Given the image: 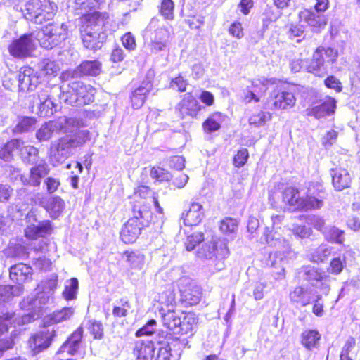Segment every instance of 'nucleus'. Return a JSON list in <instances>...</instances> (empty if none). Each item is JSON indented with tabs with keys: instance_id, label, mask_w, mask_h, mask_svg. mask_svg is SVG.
Segmentation results:
<instances>
[{
	"instance_id": "nucleus-1",
	"label": "nucleus",
	"mask_w": 360,
	"mask_h": 360,
	"mask_svg": "<svg viewBox=\"0 0 360 360\" xmlns=\"http://www.w3.org/2000/svg\"><path fill=\"white\" fill-rule=\"evenodd\" d=\"M72 315V308L63 307L44 316L39 326V330L32 334L27 340L31 351L37 354L48 349L56 336V330L50 327L70 319Z\"/></svg>"
},
{
	"instance_id": "nucleus-2",
	"label": "nucleus",
	"mask_w": 360,
	"mask_h": 360,
	"mask_svg": "<svg viewBox=\"0 0 360 360\" xmlns=\"http://www.w3.org/2000/svg\"><path fill=\"white\" fill-rule=\"evenodd\" d=\"M58 6L53 0H28L20 12L27 21L41 25L52 20L58 13Z\"/></svg>"
},
{
	"instance_id": "nucleus-3",
	"label": "nucleus",
	"mask_w": 360,
	"mask_h": 360,
	"mask_svg": "<svg viewBox=\"0 0 360 360\" xmlns=\"http://www.w3.org/2000/svg\"><path fill=\"white\" fill-rule=\"evenodd\" d=\"M338 49L319 46L313 51L307 63V72L319 77H323L328 72V66L335 64L338 58Z\"/></svg>"
},
{
	"instance_id": "nucleus-4",
	"label": "nucleus",
	"mask_w": 360,
	"mask_h": 360,
	"mask_svg": "<svg viewBox=\"0 0 360 360\" xmlns=\"http://www.w3.org/2000/svg\"><path fill=\"white\" fill-rule=\"evenodd\" d=\"M96 89L81 81H73L68 84V89L63 93L64 101L68 105L82 107L94 101Z\"/></svg>"
},
{
	"instance_id": "nucleus-5",
	"label": "nucleus",
	"mask_w": 360,
	"mask_h": 360,
	"mask_svg": "<svg viewBox=\"0 0 360 360\" xmlns=\"http://www.w3.org/2000/svg\"><path fill=\"white\" fill-rule=\"evenodd\" d=\"M41 35L38 41L40 46L46 49H51L68 37V27L65 23L58 25L56 22H50L41 29Z\"/></svg>"
},
{
	"instance_id": "nucleus-6",
	"label": "nucleus",
	"mask_w": 360,
	"mask_h": 360,
	"mask_svg": "<svg viewBox=\"0 0 360 360\" xmlns=\"http://www.w3.org/2000/svg\"><path fill=\"white\" fill-rule=\"evenodd\" d=\"M327 195L326 188L321 182L310 181L306 195L303 197L302 210H311L321 208Z\"/></svg>"
},
{
	"instance_id": "nucleus-7",
	"label": "nucleus",
	"mask_w": 360,
	"mask_h": 360,
	"mask_svg": "<svg viewBox=\"0 0 360 360\" xmlns=\"http://www.w3.org/2000/svg\"><path fill=\"white\" fill-rule=\"evenodd\" d=\"M271 108L275 111H285L293 108L296 103L294 92L288 86L276 85L270 94Z\"/></svg>"
},
{
	"instance_id": "nucleus-8",
	"label": "nucleus",
	"mask_w": 360,
	"mask_h": 360,
	"mask_svg": "<svg viewBox=\"0 0 360 360\" xmlns=\"http://www.w3.org/2000/svg\"><path fill=\"white\" fill-rule=\"evenodd\" d=\"M34 49L32 34H24L13 39L8 46L11 56L15 58L24 59L30 57Z\"/></svg>"
},
{
	"instance_id": "nucleus-9",
	"label": "nucleus",
	"mask_w": 360,
	"mask_h": 360,
	"mask_svg": "<svg viewBox=\"0 0 360 360\" xmlns=\"http://www.w3.org/2000/svg\"><path fill=\"white\" fill-rule=\"evenodd\" d=\"M148 225L136 217H130L122 227L120 231L122 241L126 244L134 243L141 235L143 229Z\"/></svg>"
},
{
	"instance_id": "nucleus-10",
	"label": "nucleus",
	"mask_w": 360,
	"mask_h": 360,
	"mask_svg": "<svg viewBox=\"0 0 360 360\" xmlns=\"http://www.w3.org/2000/svg\"><path fill=\"white\" fill-rule=\"evenodd\" d=\"M300 21L305 22L313 32L319 33L328 24V18L323 13H316L311 9H304L299 13Z\"/></svg>"
},
{
	"instance_id": "nucleus-11",
	"label": "nucleus",
	"mask_w": 360,
	"mask_h": 360,
	"mask_svg": "<svg viewBox=\"0 0 360 360\" xmlns=\"http://www.w3.org/2000/svg\"><path fill=\"white\" fill-rule=\"evenodd\" d=\"M150 198L153 199V202L156 208L157 212L162 214L163 209L160 205L158 194L156 192H153L149 186L140 184L134 188L132 195L129 196V199H131V201L139 202H150Z\"/></svg>"
},
{
	"instance_id": "nucleus-12",
	"label": "nucleus",
	"mask_w": 360,
	"mask_h": 360,
	"mask_svg": "<svg viewBox=\"0 0 360 360\" xmlns=\"http://www.w3.org/2000/svg\"><path fill=\"white\" fill-rule=\"evenodd\" d=\"M281 200L288 209L302 211L303 197L300 196L298 188L292 186H286L281 191Z\"/></svg>"
},
{
	"instance_id": "nucleus-13",
	"label": "nucleus",
	"mask_w": 360,
	"mask_h": 360,
	"mask_svg": "<svg viewBox=\"0 0 360 360\" xmlns=\"http://www.w3.org/2000/svg\"><path fill=\"white\" fill-rule=\"evenodd\" d=\"M53 224L51 221L45 220L38 224H30L26 226L24 231L25 237L30 240L39 238H45L53 233Z\"/></svg>"
},
{
	"instance_id": "nucleus-14",
	"label": "nucleus",
	"mask_w": 360,
	"mask_h": 360,
	"mask_svg": "<svg viewBox=\"0 0 360 360\" xmlns=\"http://www.w3.org/2000/svg\"><path fill=\"white\" fill-rule=\"evenodd\" d=\"M170 38L171 32L167 27H162L157 29L155 31L154 38L148 45L150 53L158 54L167 51Z\"/></svg>"
},
{
	"instance_id": "nucleus-15",
	"label": "nucleus",
	"mask_w": 360,
	"mask_h": 360,
	"mask_svg": "<svg viewBox=\"0 0 360 360\" xmlns=\"http://www.w3.org/2000/svg\"><path fill=\"white\" fill-rule=\"evenodd\" d=\"M84 335V327L79 326L67 338V340L62 344L58 349L56 355H59L67 351L69 355L73 356L77 353L80 347V344L82 341Z\"/></svg>"
},
{
	"instance_id": "nucleus-16",
	"label": "nucleus",
	"mask_w": 360,
	"mask_h": 360,
	"mask_svg": "<svg viewBox=\"0 0 360 360\" xmlns=\"http://www.w3.org/2000/svg\"><path fill=\"white\" fill-rule=\"evenodd\" d=\"M178 108L183 117H196L202 107L193 94L188 92L184 96L178 104Z\"/></svg>"
},
{
	"instance_id": "nucleus-17",
	"label": "nucleus",
	"mask_w": 360,
	"mask_h": 360,
	"mask_svg": "<svg viewBox=\"0 0 360 360\" xmlns=\"http://www.w3.org/2000/svg\"><path fill=\"white\" fill-rule=\"evenodd\" d=\"M157 302L159 304L160 314L175 309L177 301L174 289L171 287L166 288L158 294Z\"/></svg>"
},
{
	"instance_id": "nucleus-18",
	"label": "nucleus",
	"mask_w": 360,
	"mask_h": 360,
	"mask_svg": "<svg viewBox=\"0 0 360 360\" xmlns=\"http://www.w3.org/2000/svg\"><path fill=\"white\" fill-rule=\"evenodd\" d=\"M155 347L152 340H138L134 343L133 354L136 360H155Z\"/></svg>"
},
{
	"instance_id": "nucleus-19",
	"label": "nucleus",
	"mask_w": 360,
	"mask_h": 360,
	"mask_svg": "<svg viewBox=\"0 0 360 360\" xmlns=\"http://www.w3.org/2000/svg\"><path fill=\"white\" fill-rule=\"evenodd\" d=\"M332 184L335 191H341L351 186L352 177L344 168H333L330 170Z\"/></svg>"
},
{
	"instance_id": "nucleus-20",
	"label": "nucleus",
	"mask_w": 360,
	"mask_h": 360,
	"mask_svg": "<svg viewBox=\"0 0 360 360\" xmlns=\"http://www.w3.org/2000/svg\"><path fill=\"white\" fill-rule=\"evenodd\" d=\"M32 268L23 263L15 264L9 269L10 278L17 284L32 280Z\"/></svg>"
},
{
	"instance_id": "nucleus-21",
	"label": "nucleus",
	"mask_w": 360,
	"mask_h": 360,
	"mask_svg": "<svg viewBox=\"0 0 360 360\" xmlns=\"http://www.w3.org/2000/svg\"><path fill=\"white\" fill-rule=\"evenodd\" d=\"M49 172V169L44 162L33 165L30 169L29 178L24 181V185L32 187H39L42 179L46 176Z\"/></svg>"
},
{
	"instance_id": "nucleus-22",
	"label": "nucleus",
	"mask_w": 360,
	"mask_h": 360,
	"mask_svg": "<svg viewBox=\"0 0 360 360\" xmlns=\"http://www.w3.org/2000/svg\"><path fill=\"white\" fill-rule=\"evenodd\" d=\"M202 290L196 285L187 284L181 290V302L186 307H192L198 304L201 300Z\"/></svg>"
},
{
	"instance_id": "nucleus-23",
	"label": "nucleus",
	"mask_w": 360,
	"mask_h": 360,
	"mask_svg": "<svg viewBox=\"0 0 360 360\" xmlns=\"http://www.w3.org/2000/svg\"><path fill=\"white\" fill-rule=\"evenodd\" d=\"M321 340V334L317 329L304 330L300 337V345L308 351L318 349Z\"/></svg>"
},
{
	"instance_id": "nucleus-24",
	"label": "nucleus",
	"mask_w": 360,
	"mask_h": 360,
	"mask_svg": "<svg viewBox=\"0 0 360 360\" xmlns=\"http://www.w3.org/2000/svg\"><path fill=\"white\" fill-rule=\"evenodd\" d=\"M108 14L107 13H101L98 11H94L83 14L80 19L82 20V29L91 30L93 27H104L107 20L108 19Z\"/></svg>"
},
{
	"instance_id": "nucleus-25",
	"label": "nucleus",
	"mask_w": 360,
	"mask_h": 360,
	"mask_svg": "<svg viewBox=\"0 0 360 360\" xmlns=\"http://www.w3.org/2000/svg\"><path fill=\"white\" fill-rule=\"evenodd\" d=\"M132 217L149 224L153 219L150 202L131 201Z\"/></svg>"
},
{
	"instance_id": "nucleus-26",
	"label": "nucleus",
	"mask_w": 360,
	"mask_h": 360,
	"mask_svg": "<svg viewBox=\"0 0 360 360\" xmlns=\"http://www.w3.org/2000/svg\"><path fill=\"white\" fill-rule=\"evenodd\" d=\"M202 205L198 202H192L188 210L181 214L185 226H193L199 224L203 217Z\"/></svg>"
},
{
	"instance_id": "nucleus-27",
	"label": "nucleus",
	"mask_w": 360,
	"mask_h": 360,
	"mask_svg": "<svg viewBox=\"0 0 360 360\" xmlns=\"http://www.w3.org/2000/svg\"><path fill=\"white\" fill-rule=\"evenodd\" d=\"M336 108V100L330 96H326L325 100L319 105L308 110V115L321 118L334 113Z\"/></svg>"
},
{
	"instance_id": "nucleus-28",
	"label": "nucleus",
	"mask_w": 360,
	"mask_h": 360,
	"mask_svg": "<svg viewBox=\"0 0 360 360\" xmlns=\"http://www.w3.org/2000/svg\"><path fill=\"white\" fill-rule=\"evenodd\" d=\"M17 154L22 162L31 163L32 160L39 158V149L34 146L27 144L20 138H17Z\"/></svg>"
},
{
	"instance_id": "nucleus-29",
	"label": "nucleus",
	"mask_w": 360,
	"mask_h": 360,
	"mask_svg": "<svg viewBox=\"0 0 360 360\" xmlns=\"http://www.w3.org/2000/svg\"><path fill=\"white\" fill-rule=\"evenodd\" d=\"M52 219L58 218L65 209V202L59 195H53L49 198L42 205Z\"/></svg>"
},
{
	"instance_id": "nucleus-30",
	"label": "nucleus",
	"mask_w": 360,
	"mask_h": 360,
	"mask_svg": "<svg viewBox=\"0 0 360 360\" xmlns=\"http://www.w3.org/2000/svg\"><path fill=\"white\" fill-rule=\"evenodd\" d=\"M81 32L82 43L85 48L96 51L103 46V41L101 40L98 31L91 32L90 30L82 29Z\"/></svg>"
},
{
	"instance_id": "nucleus-31",
	"label": "nucleus",
	"mask_w": 360,
	"mask_h": 360,
	"mask_svg": "<svg viewBox=\"0 0 360 360\" xmlns=\"http://www.w3.org/2000/svg\"><path fill=\"white\" fill-rule=\"evenodd\" d=\"M102 63L98 60H83L77 66L78 72L84 76H97L101 72Z\"/></svg>"
},
{
	"instance_id": "nucleus-32",
	"label": "nucleus",
	"mask_w": 360,
	"mask_h": 360,
	"mask_svg": "<svg viewBox=\"0 0 360 360\" xmlns=\"http://www.w3.org/2000/svg\"><path fill=\"white\" fill-rule=\"evenodd\" d=\"M17 150V138L11 139L0 146V159L4 162H11Z\"/></svg>"
},
{
	"instance_id": "nucleus-33",
	"label": "nucleus",
	"mask_w": 360,
	"mask_h": 360,
	"mask_svg": "<svg viewBox=\"0 0 360 360\" xmlns=\"http://www.w3.org/2000/svg\"><path fill=\"white\" fill-rule=\"evenodd\" d=\"M160 314L162 319V325L169 330H173L179 328L182 324L181 319L176 314L175 309L161 313Z\"/></svg>"
},
{
	"instance_id": "nucleus-34",
	"label": "nucleus",
	"mask_w": 360,
	"mask_h": 360,
	"mask_svg": "<svg viewBox=\"0 0 360 360\" xmlns=\"http://www.w3.org/2000/svg\"><path fill=\"white\" fill-rule=\"evenodd\" d=\"M276 84V79L274 78H262L257 79L252 83V89L258 95L260 98L264 96L269 89Z\"/></svg>"
},
{
	"instance_id": "nucleus-35",
	"label": "nucleus",
	"mask_w": 360,
	"mask_h": 360,
	"mask_svg": "<svg viewBox=\"0 0 360 360\" xmlns=\"http://www.w3.org/2000/svg\"><path fill=\"white\" fill-rule=\"evenodd\" d=\"M292 302L300 304L302 307H306L310 303V299L307 295V289L302 285L296 286L289 294Z\"/></svg>"
},
{
	"instance_id": "nucleus-36",
	"label": "nucleus",
	"mask_w": 360,
	"mask_h": 360,
	"mask_svg": "<svg viewBox=\"0 0 360 360\" xmlns=\"http://www.w3.org/2000/svg\"><path fill=\"white\" fill-rule=\"evenodd\" d=\"M272 118V114L269 111L259 110L252 113L248 118V124L253 127L259 128L270 121Z\"/></svg>"
},
{
	"instance_id": "nucleus-37",
	"label": "nucleus",
	"mask_w": 360,
	"mask_h": 360,
	"mask_svg": "<svg viewBox=\"0 0 360 360\" xmlns=\"http://www.w3.org/2000/svg\"><path fill=\"white\" fill-rule=\"evenodd\" d=\"M123 255L131 269H141L144 263V255L136 250H125Z\"/></svg>"
},
{
	"instance_id": "nucleus-38",
	"label": "nucleus",
	"mask_w": 360,
	"mask_h": 360,
	"mask_svg": "<svg viewBox=\"0 0 360 360\" xmlns=\"http://www.w3.org/2000/svg\"><path fill=\"white\" fill-rule=\"evenodd\" d=\"M324 237L328 242L343 245L345 231L335 226H332L324 232Z\"/></svg>"
},
{
	"instance_id": "nucleus-39",
	"label": "nucleus",
	"mask_w": 360,
	"mask_h": 360,
	"mask_svg": "<svg viewBox=\"0 0 360 360\" xmlns=\"http://www.w3.org/2000/svg\"><path fill=\"white\" fill-rule=\"evenodd\" d=\"M303 274L305 276L308 281H322L326 278L325 272L315 266L310 265L304 266L302 267Z\"/></svg>"
},
{
	"instance_id": "nucleus-40",
	"label": "nucleus",
	"mask_w": 360,
	"mask_h": 360,
	"mask_svg": "<svg viewBox=\"0 0 360 360\" xmlns=\"http://www.w3.org/2000/svg\"><path fill=\"white\" fill-rule=\"evenodd\" d=\"M150 176L155 182L159 183L169 181L172 178L170 172L158 165L150 168Z\"/></svg>"
},
{
	"instance_id": "nucleus-41",
	"label": "nucleus",
	"mask_w": 360,
	"mask_h": 360,
	"mask_svg": "<svg viewBox=\"0 0 360 360\" xmlns=\"http://www.w3.org/2000/svg\"><path fill=\"white\" fill-rule=\"evenodd\" d=\"M79 288V282L77 278H71L67 281L63 291V297L67 301L76 299Z\"/></svg>"
},
{
	"instance_id": "nucleus-42",
	"label": "nucleus",
	"mask_w": 360,
	"mask_h": 360,
	"mask_svg": "<svg viewBox=\"0 0 360 360\" xmlns=\"http://www.w3.org/2000/svg\"><path fill=\"white\" fill-rule=\"evenodd\" d=\"M219 228L225 235L235 233L238 228V221L236 218L225 217L219 221Z\"/></svg>"
},
{
	"instance_id": "nucleus-43",
	"label": "nucleus",
	"mask_w": 360,
	"mask_h": 360,
	"mask_svg": "<svg viewBox=\"0 0 360 360\" xmlns=\"http://www.w3.org/2000/svg\"><path fill=\"white\" fill-rule=\"evenodd\" d=\"M148 92L149 91L143 86L138 87L133 91L131 102L134 108L139 109L144 104Z\"/></svg>"
},
{
	"instance_id": "nucleus-44",
	"label": "nucleus",
	"mask_w": 360,
	"mask_h": 360,
	"mask_svg": "<svg viewBox=\"0 0 360 360\" xmlns=\"http://www.w3.org/2000/svg\"><path fill=\"white\" fill-rule=\"evenodd\" d=\"M330 254V249L328 247L321 245L310 255V261L314 263L325 262Z\"/></svg>"
},
{
	"instance_id": "nucleus-45",
	"label": "nucleus",
	"mask_w": 360,
	"mask_h": 360,
	"mask_svg": "<svg viewBox=\"0 0 360 360\" xmlns=\"http://www.w3.org/2000/svg\"><path fill=\"white\" fill-rule=\"evenodd\" d=\"M174 2L173 0H161L158 6L159 13L167 20L174 19Z\"/></svg>"
},
{
	"instance_id": "nucleus-46",
	"label": "nucleus",
	"mask_w": 360,
	"mask_h": 360,
	"mask_svg": "<svg viewBox=\"0 0 360 360\" xmlns=\"http://www.w3.org/2000/svg\"><path fill=\"white\" fill-rule=\"evenodd\" d=\"M309 60V59L308 60L302 53H299L290 60V68L295 73L300 72L303 69L307 71V65Z\"/></svg>"
},
{
	"instance_id": "nucleus-47",
	"label": "nucleus",
	"mask_w": 360,
	"mask_h": 360,
	"mask_svg": "<svg viewBox=\"0 0 360 360\" xmlns=\"http://www.w3.org/2000/svg\"><path fill=\"white\" fill-rule=\"evenodd\" d=\"M215 115L221 116L219 112H215L210 115L202 124V127L205 133H212L218 131L221 128L220 122L214 118Z\"/></svg>"
},
{
	"instance_id": "nucleus-48",
	"label": "nucleus",
	"mask_w": 360,
	"mask_h": 360,
	"mask_svg": "<svg viewBox=\"0 0 360 360\" xmlns=\"http://www.w3.org/2000/svg\"><path fill=\"white\" fill-rule=\"evenodd\" d=\"M87 329L94 340H101L104 337V328L101 321L89 320Z\"/></svg>"
},
{
	"instance_id": "nucleus-49",
	"label": "nucleus",
	"mask_w": 360,
	"mask_h": 360,
	"mask_svg": "<svg viewBox=\"0 0 360 360\" xmlns=\"http://www.w3.org/2000/svg\"><path fill=\"white\" fill-rule=\"evenodd\" d=\"M15 313L11 311L0 313V338L8 332L10 327L12 326Z\"/></svg>"
},
{
	"instance_id": "nucleus-50",
	"label": "nucleus",
	"mask_w": 360,
	"mask_h": 360,
	"mask_svg": "<svg viewBox=\"0 0 360 360\" xmlns=\"http://www.w3.org/2000/svg\"><path fill=\"white\" fill-rule=\"evenodd\" d=\"M250 157L249 151L247 148H240L233 156L232 164L236 168L244 167L248 161Z\"/></svg>"
},
{
	"instance_id": "nucleus-51",
	"label": "nucleus",
	"mask_w": 360,
	"mask_h": 360,
	"mask_svg": "<svg viewBox=\"0 0 360 360\" xmlns=\"http://www.w3.org/2000/svg\"><path fill=\"white\" fill-rule=\"evenodd\" d=\"M37 123V120L31 117H22L19 119L15 127V131L18 133H24L34 128Z\"/></svg>"
},
{
	"instance_id": "nucleus-52",
	"label": "nucleus",
	"mask_w": 360,
	"mask_h": 360,
	"mask_svg": "<svg viewBox=\"0 0 360 360\" xmlns=\"http://www.w3.org/2000/svg\"><path fill=\"white\" fill-rule=\"evenodd\" d=\"M159 345L157 356H155V360H171L172 349L168 341L158 340Z\"/></svg>"
},
{
	"instance_id": "nucleus-53",
	"label": "nucleus",
	"mask_w": 360,
	"mask_h": 360,
	"mask_svg": "<svg viewBox=\"0 0 360 360\" xmlns=\"http://www.w3.org/2000/svg\"><path fill=\"white\" fill-rule=\"evenodd\" d=\"M205 240L202 232H195L187 236L185 241V247L188 251L194 250L199 244Z\"/></svg>"
},
{
	"instance_id": "nucleus-54",
	"label": "nucleus",
	"mask_w": 360,
	"mask_h": 360,
	"mask_svg": "<svg viewBox=\"0 0 360 360\" xmlns=\"http://www.w3.org/2000/svg\"><path fill=\"white\" fill-rule=\"evenodd\" d=\"M119 306H114L112 308V315L115 319L123 318L127 316L128 309L131 307L129 300L121 298L119 301Z\"/></svg>"
},
{
	"instance_id": "nucleus-55",
	"label": "nucleus",
	"mask_w": 360,
	"mask_h": 360,
	"mask_svg": "<svg viewBox=\"0 0 360 360\" xmlns=\"http://www.w3.org/2000/svg\"><path fill=\"white\" fill-rule=\"evenodd\" d=\"M171 185L175 188H181L186 184L188 176L183 172H172Z\"/></svg>"
},
{
	"instance_id": "nucleus-56",
	"label": "nucleus",
	"mask_w": 360,
	"mask_h": 360,
	"mask_svg": "<svg viewBox=\"0 0 360 360\" xmlns=\"http://www.w3.org/2000/svg\"><path fill=\"white\" fill-rule=\"evenodd\" d=\"M228 32L229 35L233 38L238 39H242L245 35V31L242 22L238 20H235L231 22L228 28Z\"/></svg>"
},
{
	"instance_id": "nucleus-57",
	"label": "nucleus",
	"mask_w": 360,
	"mask_h": 360,
	"mask_svg": "<svg viewBox=\"0 0 360 360\" xmlns=\"http://www.w3.org/2000/svg\"><path fill=\"white\" fill-rule=\"evenodd\" d=\"M53 103L49 96L41 101L39 105V115L40 117H49L53 114Z\"/></svg>"
},
{
	"instance_id": "nucleus-58",
	"label": "nucleus",
	"mask_w": 360,
	"mask_h": 360,
	"mask_svg": "<svg viewBox=\"0 0 360 360\" xmlns=\"http://www.w3.org/2000/svg\"><path fill=\"white\" fill-rule=\"evenodd\" d=\"M167 162L172 172H182L185 167V160L181 155L172 156L167 160Z\"/></svg>"
},
{
	"instance_id": "nucleus-59",
	"label": "nucleus",
	"mask_w": 360,
	"mask_h": 360,
	"mask_svg": "<svg viewBox=\"0 0 360 360\" xmlns=\"http://www.w3.org/2000/svg\"><path fill=\"white\" fill-rule=\"evenodd\" d=\"M345 262V260H342L340 257L333 258L330 262L328 271L334 275L340 274L344 269Z\"/></svg>"
},
{
	"instance_id": "nucleus-60",
	"label": "nucleus",
	"mask_w": 360,
	"mask_h": 360,
	"mask_svg": "<svg viewBox=\"0 0 360 360\" xmlns=\"http://www.w3.org/2000/svg\"><path fill=\"white\" fill-rule=\"evenodd\" d=\"M323 82L328 89L334 90L336 93H340L343 89L342 82L334 75L327 76Z\"/></svg>"
},
{
	"instance_id": "nucleus-61",
	"label": "nucleus",
	"mask_w": 360,
	"mask_h": 360,
	"mask_svg": "<svg viewBox=\"0 0 360 360\" xmlns=\"http://www.w3.org/2000/svg\"><path fill=\"white\" fill-rule=\"evenodd\" d=\"M44 183L46 187V191L49 194H53L56 193L60 186V179L53 176L46 177Z\"/></svg>"
},
{
	"instance_id": "nucleus-62",
	"label": "nucleus",
	"mask_w": 360,
	"mask_h": 360,
	"mask_svg": "<svg viewBox=\"0 0 360 360\" xmlns=\"http://www.w3.org/2000/svg\"><path fill=\"white\" fill-rule=\"evenodd\" d=\"M53 134V130L48 124L42 125L36 132V138L40 142L49 140Z\"/></svg>"
},
{
	"instance_id": "nucleus-63",
	"label": "nucleus",
	"mask_w": 360,
	"mask_h": 360,
	"mask_svg": "<svg viewBox=\"0 0 360 360\" xmlns=\"http://www.w3.org/2000/svg\"><path fill=\"white\" fill-rule=\"evenodd\" d=\"M13 193V188L10 185L0 184V203L8 202Z\"/></svg>"
},
{
	"instance_id": "nucleus-64",
	"label": "nucleus",
	"mask_w": 360,
	"mask_h": 360,
	"mask_svg": "<svg viewBox=\"0 0 360 360\" xmlns=\"http://www.w3.org/2000/svg\"><path fill=\"white\" fill-rule=\"evenodd\" d=\"M170 86L172 88H176L179 92H185L188 86V82L181 75H179L171 80Z\"/></svg>"
}]
</instances>
